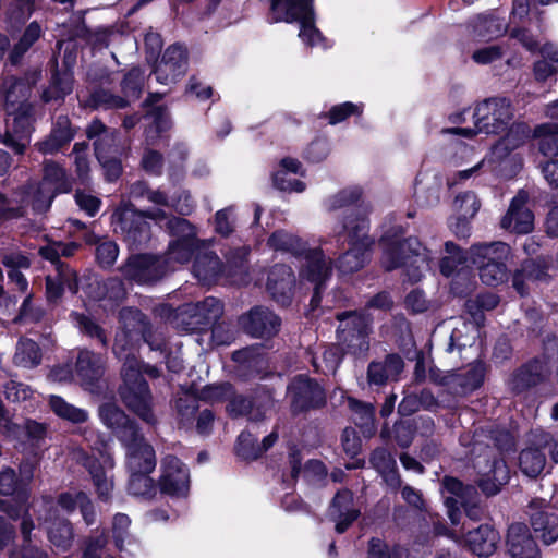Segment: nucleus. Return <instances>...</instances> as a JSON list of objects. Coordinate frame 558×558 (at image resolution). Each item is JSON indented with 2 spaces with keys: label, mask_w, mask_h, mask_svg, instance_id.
<instances>
[{
  "label": "nucleus",
  "mask_w": 558,
  "mask_h": 558,
  "mask_svg": "<svg viewBox=\"0 0 558 558\" xmlns=\"http://www.w3.org/2000/svg\"><path fill=\"white\" fill-rule=\"evenodd\" d=\"M187 69V53L184 47L172 45L168 47L160 61L156 64L154 73L159 83L170 85L182 77Z\"/></svg>",
  "instance_id": "nucleus-19"
},
{
  "label": "nucleus",
  "mask_w": 558,
  "mask_h": 558,
  "mask_svg": "<svg viewBox=\"0 0 558 558\" xmlns=\"http://www.w3.org/2000/svg\"><path fill=\"white\" fill-rule=\"evenodd\" d=\"M507 24L504 20L495 16L478 17L474 24L475 36L483 40H489L504 35Z\"/></svg>",
  "instance_id": "nucleus-42"
},
{
  "label": "nucleus",
  "mask_w": 558,
  "mask_h": 558,
  "mask_svg": "<svg viewBox=\"0 0 558 558\" xmlns=\"http://www.w3.org/2000/svg\"><path fill=\"white\" fill-rule=\"evenodd\" d=\"M530 515L533 530L545 544L549 545L558 538V518L554 513L535 510Z\"/></svg>",
  "instance_id": "nucleus-33"
},
{
  "label": "nucleus",
  "mask_w": 558,
  "mask_h": 558,
  "mask_svg": "<svg viewBox=\"0 0 558 558\" xmlns=\"http://www.w3.org/2000/svg\"><path fill=\"white\" fill-rule=\"evenodd\" d=\"M268 244L276 251L291 253L302 259L300 280H306L314 284L312 304H317L319 290L331 274L330 259L325 257L320 248H307L300 238L282 230L272 233Z\"/></svg>",
  "instance_id": "nucleus-2"
},
{
  "label": "nucleus",
  "mask_w": 558,
  "mask_h": 558,
  "mask_svg": "<svg viewBox=\"0 0 558 558\" xmlns=\"http://www.w3.org/2000/svg\"><path fill=\"white\" fill-rule=\"evenodd\" d=\"M41 28L37 23H32L26 28L20 43L14 47L11 53V61L17 62L20 57L39 38Z\"/></svg>",
  "instance_id": "nucleus-54"
},
{
  "label": "nucleus",
  "mask_w": 558,
  "mask_h": 558,
  "mask_svg": "<svg viewBox=\"0 0 558 558\" xmlns=\"http://www.w3.org/2000/svg\"><path fill=\"white\" fill-rule=\"evenodd\" d=\"M499 539L496 530L489 525H481L468 533L465 543L473 554L480 557H488L496 550Z\"/></svg>",
  "instance_id": "nucleus-28"
},
{
  "label": "nucleus",
  "mask_w": 558,
  "mask_h": 558,
  "mask_svg": "<svg viewBox=\"0 0 558 558\" xmlns=\"http://www.w3.org/2000/svg\"><path fill=\"white\" fill-rule=\"evenodd\" d=\"M288 396L294 412L316 408L325 403L323 388L304 375H300L292 380L288 388Z\"/></svg>",
  "instance_id": "nucleus-17"
},
{
  "label": "nucleus",
  "mask_w": 558,
  "mask_h": 558,
  "mask_svg": "<svg viewBox=\"0 0 558 558\" xmlns=\"http://www.w3.org/2000/svg\"><path fill=\"white\" fill-rule=\"evenodd\" d=\"M78 457L83 459L84 465L88 469L94 485L96 486L98 497L102 500H108L112 490L113 484L110 472L113 469V459L109 452H100L99 459L85 457L80 452Z\"/></svg>",
  "instance_id": "nucleus-20"
},
{
  "label": "nucleus",
  "mask_w": 558,
  "mask_h": 558,
  "mask_svg": "<svg viewBox=\"0 0 558 558\" xmlns=\"http://www.w3.org/2000/svg\"><path fill=\"white\" fill-rule=\"evenodd\" d=\"M131 194L134 197L145 196L149 202L157 205L171 207V202L169 203L168 197L162 192L149 190L142 182H138L132 186Z\"/></svg>",
  "instance_id": "nucleus-58"
},
{
  "label": "nucleus",
  "mask_w": 558,
  "mask_h": 558,
  "mask_svg": "<svg viewBox=\"0 0 558 558\" xmlns=\"http://www.w3.org/2000/svg\"><path fill=\"white\" fill-rule=\"evenodd\" d=\"M545 275V267H541L535 262H526L521 271L513 276V287L523 295L525 293V282L542 280Z\"/></svg>",
  "instance_id": "nucleus-45"
},
{
  "label": "nucleus",
  "mask_w": 558,
  "mask_h": 558,
  "mask_svg": "<svg viewBox=\"0 0 558 558\" xmlns=\"http://www.w3.org/2000/svg\"><path fill=\"white\" fill-rule=\"evenodd\" d=\"M359 514L360 511L354 505L352 493L349 490L338 492L329 508V517L336 523V531L338 533L345 532Z\"/></svg>",
  "instance_id": "nucleus-23"
},
{
  "label": "nucleus",
  "mask_w": 558,
  "mask_h": 558,
  "mask_svg": "<svg viewBox=\"0 0 558 558\" xmlns=\"http://www.w3.org/2000/svg\"><path fill=\"white\" fill-rule=\"evenodd\" d=\"M463 259L464 257L459 247L452 242H446L445 254L440 257L439 263L440 272L446 277L451 276Z\"/></svg>",
  "instance_id": "nucleus-48"
},
{
  "label": "nucleus",
  "mask_w": 558,
  "mask_h": 558,
  "mask_svg": "<svg viewBox=\"0 0 558 558\" xmlns=\"http://www.w3.org/2000/svg\"><path fill=\"white\" fill-rule=\"evenodd\" d=\"M480 202L473 192H465L456 197L453 207L458 216L472 219L480 209Z\"/></svg>",
  "instance_id": "nucleus-50"
},
{
  "label": "nucleus",
  "mask_w": 558,
  "mask_h": 558,
  "mask_svg": "<svg viewBox=\"0 0 558 558\" xmlns=\"http://www.w3.org/2000/svg\"><path fill=\"white\" fill-rule=\"evenodd\" d=\"M337 318L340 322L338 339L345 347V352L353 355L364 354L369 345V318L356 312L342 313Z\"/></svg>",
  "instance_id": "nucleus-9"
},
{
  "label": "nucleus",
  "mask_w": 558,
  "mask_h": 558,
  "mask_svg": "<svg viewBox=\"0 0 558 558\" xmlns=\"http://www.w3.org/2000/svg\"><path fill=\"white\" fill-rule=\"evenodd\" d=\"M195 277L204 284L215 282L225 271L218 256L211 252L197 253L193 266Z\"/></svg>",
  "instance_id": "nucleus-31"
},
{
  "label": "nucleus",
  "mask_w": 558,
  "mask_h": 558,
  "mask_svg": "<svg viewBox=\"0 0 558 558\" xmlns=\"http://www.w3.org/2000/svg\"><path fill=\"white\" fill-rule=\"evenodd\" d=\"M269 21L299 23V37L307 46L327 48L325 38L315 27L313 0H271Z\"/></svg>",
  "instance_id": "nucleus-6"
},
{
  "label": "nucleus",
  "mask_w": 558,
  "mask_h": 558,
  "mask_svg": "<svg viewBox=\"0 0 558 558\" xmlns=\"http://www.w3.org/2000/svg\"><path fill=\"white\" fill-rule=\"evenodd\" d=\"M361 195L362 190L359 186L343 189L326 201V207L328 210L340 209L359 201Z\"/></svg>",
  "instance_id": "nucleus-51"
},
{
  "label": "nucleus",
  "mask_w": 558,
  "mask_h": 558,
  "mask_svg": "<svg viewBox=\"0 0 558 558\" xmlns=\"http://www.w3.org/2000/svg\"><path fill=\"white\" fill-rule=\"evenodd\" d=\"M556 134H558L557 122L543 123L534 130V136L542 138L539 151L550 158L543 168L544 175L550 185L558 187V137L555 136Z\"/></svg>",
  "instance_id": "nucleus-16"
},
{
  "label": "nucleus",
  "mask_w": 558,
  "mask_h": 558,
  "mask_svg": "<svg viewBox=\"0 0 558 558\" xmlns=\"http://www.w3.org/2000/svg\"><path fill=\"white\" fill-rule=\"evenodd\" d=\"M52 411L61 418L68 420L72 423L85 422L88 414L85 410L76 408L61 397L51 396L49 400Z\"/></svg>",
  "instance_id": "nucleus-44"
},
{
  "label": "nucleus",
  "mask_w": 558,
  "mask_h": 558,
  "mask_svg": "<svg viewBox=\"0 0 558 558\" xmlns=\"http://www.w3.org/2000/svg\"><path fill=\"white\" fill-rule=\"evenodd\" d=\"M294 281L295 279L290 267L286 265H276L269 271L267 290L277 302L284 305L291 298Z\"/></svg>",
  "instance_id": "nucleus-26"
},
{
  "label": "nucleus",
  "mask_w": 558,
  "mask_h": 558,
  "mask_svg": "<svg viewBox=\"0 0 558 558\" xmlns=\"http://www.w3.org/2000/svg\"><path fill=\"white\" fill-rule=\"evenodd\" d=\"M363 111V106L353 104V102H343L337 106H333L329 113V123L337 124L344 121L348 117L352 114H361Z\"/></svg>",
  "instance_id": "nucleus-56"
},
{
  "label": "nucleus",
  "mask_w": 558,
  "mask_h": 558,
  "mask_svg": "<svg viewBox=\"0 0 558 558\" xmlns=\"http://www.w3.org/2000/svg\"><path fill=\"white\" fill-rule=\"evenodd\" d=\"M0 509L12 519L19 518L20 515L22 517L21 532L24 541L28 542L31 539V532L34 529V523L27 513L26 506L23 502L13 506L12 500L3 499L0 500Z\"/></svg>",
  "instance_id": "nucleus-43"
},
{
  "label": "nucleus",
  "mask_w": 558,
  "mask_h": 558,
  "mask_svg": "<svg viewBox=\"0 0 558 558\" xmlns=\"http://www.w3.org/2000/svg\"><path fill=\"white\" fill-rule=\"evenodd\" d=\"M58 506L66 513H72L77 507L87 525L95 523V511L90 499L84 492H66L58 497Z\"/></svg>",
  "instance_id": "nucleus-30"
},
{
  "label": "nucleus",
  "mask_w": 558,
  "mask_h": 558,
  "mask_svg": "<svg viewBox=\"0 0 558 558\" xmlns=\"http://www.w3.org/2000/svg\"><path fill=\"white\" fill-rule=\"evenodd\" d=\"M126 449V465L130 473H150L156 466L155 451L144 441L137 430L128 429L121 435Z\"/></svg>",
  "instance_id": "nucleus-13"
},
{
  "label": "nucleus",
  "mask_w": 558,
  "mask_h": 558,
  "mask_svg": "<svg viewBox=\"0 0 558 558\" xmlns=\"http://www.w3.org/2000/svg\"><path fill=\"white\" fill-rule=\"evenodd\" d=\"M117 228L125 234L132 244H141L149 239L147 218L161 228L165 226L173 239L169 243L166 262L170 269H175L174 263L184 264L196 250L198 241L194 227L183 218H168L165 210L136 211L132 205L123 204L113 214Z\"/></svg>",
  "instance_id": "nucleus-1"
},
{
  "label": "nucleus",
  "mask_w": 558,
  "mask_h": 558,
  "mask_svg": "<svg viewBox=\"0 0 558 558\" xmlns=\"http://www.w3.org/2000/svg\"><path fill=\"white\" fill-rule=\"evenodd\" d=\"M76 243H61V242H48L46 245L39 248V254L47 260L56 264L60 256H72L77 250Z\"/></svg>",
  "instance_id": "nucleus-49"
},
{
  "label": "nucleus",
  "mask_w": 558,
  "mask_h": 558,
  "mask_svg": "<svg viewBox=\"0 0 558 558\" xmlns=\"http://www.w3.org/2000/svg\"><path fill=\"white\" fill-rule=\"evenodd\" d=\"M349 409L354 413L355 422L360 425H368L373 421L374 408L371 404H364L353 398H347Z\"/></svg>",
  "instance_id": "nucleus-59"
},
{
  "label": "nucleus",
  "mask_w": 558,
  "mask_h": 558,
  "mask_svg": "<svg viewBox=\"0 0 558 558\" xmlns=\"http://www.w3.org/2000/svg\"><path fill=\"white\" fill-rule=\"evenodd\" d=\"M232 397V387L229 384L208 386L203 391V398L209 401H219Z\"/></svg>",
  "instance_id": "nucleus-64"
},
{
  "label": "nucleus",
  "mask_w": 558,
  "mask_h": 558,
  "mask_svg": "<svg viewBox=\"0 0 558 558\" xmlns=\"http://www.w3.org/2000/svg\"><path fill=\"white\" fill-rule=\"evenodd\" d=\"M75 201L80 208L85 210L89 216H94L99 210L100 199L94 195L77 191Z\"/></svg>",
  "instance_id": "nucleus-63"
},
{
  "label": "nucleus",
  "mask_w": 558,
  "mask_h": 558,
  "mask_svg": "<svg viewBox=\"0 0 558 558\" xmlns=\"http://www.w3.org/2000/svg\"><path fill=\"white\" fill-rule=\"evenodd\" d=\"M472 453L474 457V466L478 473V486L486 495H495L500 490L509 480V470L501 459H493L492 449L482 445V434H475Z\"/></svg>",
  "instance_id": "nucleus-8"
},
{
  "label": "nucleus",
  "mask_w": 558,
  "mask_h": 558,
  "mask_svg": "<svg viewBox=\"0 0 558 558\" xmlns=\"http://www.w3.org/2000/svg\"><path fill=\"white\" fill-rule=\"evenodd\" d=\"M120 323L122 330L116 337L113 352L124 362L129 354L136 356L133 342L145 329V317L138 310L123 308L120 312Z\"/></svg>",
  "instance_id": "nucleus-14"
},
{
  "label": "nucleus",
  "mask_w": 558,
  "mask_h": 558,
  "mask_svg": "<svg viewBox=\"0 0 558 558\" xmlns=\"http://www.w3.org/2000/svg\"><path fill=\"white\" fill-rule=\"evenodd\" d=\"M508 551L512 558H541V550L523 524H512L508 531Z\"/></svg>",
  "instance_id": "nucleus-22"
},
{
  "label": "nucleus",
  "mask_w": 558,
  "mask_h": 558,
  "mask_svg": "<svg viewBox=\"0 0 558 558\" xmlns=\"http://www.w3.org/2000/svg\"><path fill=\"white\" fill-rule=\"evenodd\" d=\"M511 248L505 242H492L484 244H474L469 251V256L473 265H486L507 263L510 258Z\"/></svg>",
  "instance_id": "nucleus-27"
},
{
  "label": "nucleus",
  "mask_w": 558,
  "mask_h": 558,
  "mask_svg": "<svg viewBox=\"0 0 558 558\" xmlns=\"http://www.w3.org/2000/svg\"><path fill=\"white\" fill-rule=\"evenodd\" d=\"M341 228L348 234L350 247L340 257L338 268L342 274H351L361 269L368 258L367 251L372 244L367 235L368 222L364 217L350 214Z\"/></svg>",
  "instance_id": "nucleus-7"
},
{
  "label": "nucleus",
  "mask_w": 558,
  "mask_h": 558,
  "mask_svg": "<svg viewBox=\"0 0 558 558\" xmlns=\"http://www.w3.org/2000/svg\"><path fill=\"white\" fill-rule=\"evenodd\" d=\"M484 373V365L478 362L470 365L464 372L447 373L439 384L448 387L452 393H466L482 385Z\"/></svg>",
  "instance_id": "nucleus-21"
},
{
  "label": "nucleus",
  "mask_w": 558,
  "mask_h": 558,
  "mask_svg": "<svg viewBox=\"0 0 558 558\" xmlns=\"http://www.w3.org/2000/svg\"><path fill=\"white\" fill-rule=\"evenodd\" d=\"M241 325L254 337H266L278 331L280 320L267 308L256 307L241 318Z\"/></svg>",
  "instance_id": "nucleus-24"
},
{
  "label": "nucleus",
  "mask_w": 558,
  "mask_h": 558,
  "mask_svg": "<svg viewBox=\"0 0 558 558\" xmlns=\"http://www.w3.org/2000/svg\"><path fill=\"white\" fill-rule=\"evenodd\" d=\"M40 351L33 340H21L14 355L15 363L24 367H34L40 362Z\"/></svg>",
  "instance_id": "nucleus-46"
},
{
  "label": "nucleus",
  "mask_w": 558,
  "mask_h": 558,
  "mask_svg": "<svg viewBox=\"0 0 558 558\" xmlns=\"http://www.w3.org/2000/svg\"><path fill=\"white\" fill-rule=\"evenodd\" d=\"M1 7L5 9L13 20H24L32 11V0H2Z\"/></svg>",
  "instance_id": "nucleus-57"
},
{
  "label": "nucleus",
  "mask_w": 558,
  "mask_h": 558,
  "mask_svg": "<svg viewBox=\"0 0 558 558\" xmlns=\"http://www.w3.org/2000/svg\"><path fill=\"white\" fill-rule=\"evenodd\" d=\"M538 447H529L520 454V469L529 477H536L545 466L546 458Z\"/></svg>",
  "instance_id": "nucleus-40"
},
{
  "label": "nucleus",
  "mask_w": 558,
  "mask_h": 558,
  "mask_svg": "<svg viewBox=\"0 0 558 558\" xmlns=\"http://www.w3.org/2000/svg\"><path fill=\"white\" fill-rule=\"evenodd\" d=\"M47 536L52 547L61 553L68 551L73 543V527L68 520L59 519L48 522Z\"/></svg>",
  "instance_id": "nucleus-35"
},
{
  "label": "nucleus",
  "mask_w": 558,
  "mask_h": 558,
  "mask_svg": "<svg viewBox=\"0 0 558 558\" xmlns=\"http://www.w3.org/2000/svg\"><path fill=\"white\" fill-rule=\"evenodd\" d=\"M104 362L100 355L89 351H82L77 357V374L84 384H90L102 374Z\"/></svg>",
  "instance_id": "nucleus-38"
},
{
  "label": "nucleus",
  "mask_w": 558,
  "mask_h": 558,
  "mask_svg": "<svg viewBox=\"0 0 558 558\" xmlns=\"http://www.w3.org/2000/svg\"><path fill=\"white\" fill-rule=\"evenodd\" d=\"M131 520L126 514L118 513L112 521V535L118 548H122L124 543L130 538Z\"/></svg>",
  "instance_id": "nucleus-55"
},
{
  "label": "nucleus",
  "mask_w": 558,
  "mask_h": 558,
  "mask_svg": "<svg viewBox=\"0 0 558 558\" xmlns=\"http://www.w3.org/2000/svg\"><path fill=\"white\" fill-rule=\"evenodd\" d=\"M159 263V259L153 258L150 256H135L130 259L126 272L132 278L145 282L157 277L151 275V270H155Z\"/></svg>",
  "instance_id": "nucleus-41"
},
{
  "label": "nucleus",
  "mask_w": 558,
  "mask_h": 558,
  "mask_svg": "<svg viewBox=\"0 0 558 558\" xmlns=\"http://www.w3.org/2000/svg\"><path fill=\"white\" fill-rule=\"evenodd\" d=\"M87 134L88 137L98 136L94 143L97 159L105 171L107 180H116L121 173V162L117 158L119 147L116 135L107 133L100 122H94L89 126Z\"/></svg>",
  "instance_id": "nucleus-12"
},
{
  "label": "nucleus",
  "mask_w": 558,
  "mask_h": 558,
  "mask_svg": "<svg viewBox=\"0 0 558 558\" xmlns=\"http://www.w3.org/2000/svg\"><path fill=\"white\" fill-rule=\"evenodd\" d=\"M442 485L445 490L453 495L452 497L445 498V505L447 507L451 523L457 525L460 522L461 514L458 505L464 504L466 497L474 494L475 490L471 486L465 487L459 480L454 477H446Z\"/></svg>",
  "instance_id": "nucleus-29"
},
{
  "label": "nucleus",
  "mask_w": 558,
  "mask_h": 558,
  "mask_svg": "<svg viewBox=\"0 0 558 558\" xmlns=\"http://www.w3.org/2000/svg\"><path fill=\"white\" fill-rule=\"evenodd\" d=\"M480 278L487 286H498L508 277L506 263L476 265Z\"/></svg>",
  "instance_id": "nucleus-47"
},
{
  "label": "nucleus",
  "mask_w": 558,
  "mask_h": 558,
  "mask_svg": "<svg viewBox=\"0 0 558 558\" xmlns=\"http://www.w3.org/2000/svg\"><path fill=\"white\" fill-rule=\"evenodd\" d=\"M149 473H132L130 475L129 490L135 496L150 498L155 495L156 488Z\"/></svg>",
  "instance_id": "nucleus-52"
},
{
  "label": "nucleus",
  "mask_w": 558,
  "mask_h": 558,
  "mask_svg": "<svg viewBox=\"0 0 558 558\" xmlns=\"http://www.w3.org/2000/svg\"><path fill=\"white\" fill-rule=\"evenodd\" d=\"M469 117L473 120L474 128L444 129L441 133L459 134L464 137H473L481 132L486 134L498 133L508 126L513 113L508 99L492 98L478 104L473 111L465 109L450 119L453 123H465Z\"/></svg>",
  "instance_id": "nucleus-3"
},
{
  "label": "nucleus",
  "mask_w": 558,
  "mask_h": 558,
  "mask_svg": "<svg viewBox=\"0 0 558 558\" xmlns=\"http://www.w3.org/2000/svg\"><path fill=\"white\" fill-rule=\"evenodd\" d=\"M371 462L390 486L399 485L396 461L390 452L383 448L376 449L372 454Z\"/></svg>",
  "instance_id": "nucleus-39"
},
{
  "label": "nucleus",
  "mask_w": 558,
  "mask_h": 558,
  "mask_svg": "<svg viewBox=\"0 0 558 558\" xmlns=\"http://www.w3.org/2000/svg\"><path fill=\"white\" fill-rule=\"evenodd\" d=\"M301 162L294 158H283L274 173V184L281 191L303 192L305 184L295 175H303Z\"/></svg>",
  "instance_id": "nucleus-25"
},
{
  "label": "nucleus",
  "mask_w": 558,
  "mask_h": 558,
  "mask_svg": "<svg viewBox=\"0 0 558 558\" xmlns=\"http://www.w3.org/2000/svg\"><path fill=\"white\" fill-rule=\"evenodd\" d=\"M119 250L117 244L111 241H108L99 244V246L97 247L96 256L99 264L107 267L111 266L116 262Z\"/></svg>",
  "instance_id": "nucleus-62"
},
{
  "label": "nucleus",
  "mask_w": 558,
  "mask_h": 558,
  "mask_svg": "<svg viewBox=\"0 0 558 558\" xmlns=\"http://www.w3.org/2000/svg\"><path fill=\"white\" fill-rule=\"evenodd\" d=\"M73 277L72 274H63V272H59L58 275V278H52V277H47V280H46V292H47V298L49 301L51 302H54L57 301L61 294H62V291H63V283L66 282L68 287L70 290H72L73 292H76V284L75 282L72 283L71 281V278Z\"/></svg>",
  "instance_id": "nucleus-53"
},
{
  "label": "nucleus",
  "mask_w": 558,
  "mask_h": 558,
  "mask_svg": "<svg viewBox=\"0 0 558 558\" xmlns=\"http://www.w3.org/2000/svg\"><path fill=\"white\" fill-rule=\"evenodd\" d=\"M71 190V182L68 180L64 170L53 162H46L44 179L39 186L32 194L27 195L28 202L34 209L44 211L49 208L52 198L57 193H65Z\"/></svg>",
  "instance_id": "nucleus-11"
},
{
  "label": "nucleus",
  "mask_w": 558,
  "mask_h": 558,
  "mask_svg": "<svg viewBox=\"0 0 558 558\" xmlns=\"http://www.w3.org/2000/svg\"><path fill=\"white\" fill-rule=\"evenodd\" d=\"M529 195L520 191L511 201L507 213L500 220V227L507 231L525 234L534 228V215L527 207Z\"/></svg>",
  "instance_id": "nucleus-18"
},
{
  "label": "nucleus",
  "mask_w": 558,
  "mask_h": 558,
  "mask_svg": "<svg viewBox=\"0 0 558 558\" xmlns=\"http://www.w3.org/2000/svg\"><path fill=\"white\" fill-rule=\"evenodd\" d=\"M21 484L16 480L15 472L11 468H2L0 470V495L9 496L17 493L20 498L26 499V494L22 488L24 482L31 481L33 477V470L26 465L21 469Z\"/></svg>",
  "instance_id": "nucleus-37"
},
{
  "label": "nucleus",
  "mask_w": 558,
  "mask_h": 558,
  "mask_svg": "<svg viewBox=\"0 0 558 558\" xmlns=\"http://www.w3.org/2000/svg\"><path fill=\"white\" fill-rule=\"evenodd\" d=\"M277 438V433L272 432L263 439L262 444H258L256 438L253 437L250 432H243L238 438L236 452L245 460L256 459L264 451L270 448Z\"/></svg>",
  "instance_id": "nucleus-32"
},
{
  "label": "nucleus",
  "mask_w": 558,
  "mask_h": 558,
  "mask_svg": "<svg viewBox=\"0 0 558 558\" xmlns=\"http://www.w3.org/2000/svg\"><path fill=\"white\" fill-rule=\"evenodd\" d=\"M251 408H252L251 401L246 400L242 396H236L230 400V402L227 407V411L232 416H239V415H243V414L247 413L250 415V420L257 421L258 416L254 414V412Z\"/></svg>",
  "instance_id": "nucleus-60"
},
{
  "label": "nucleus",
  "mask_w": 558,
  "mask_h": 558,
  "mask_svg": "<svg viewBox=\"0 0 558 558\" xmlns=\"http://www.w3.org/2000/svg\"><path fill=\"white\" fill-rule=\"evenodd\" d=\"M184 312L194 319V324L203 325L218 319L222 314V305L217 299L210 296L202 302L186 305Z\"/></svg>",
  "instance_id": "nucleus-36"
},
{
  "label": "nucleus",
  "mask_w": 558,
  "mask_h": 558,
  "mask_svg": "<svg viewBox=\"0 0 558 558\" xmlns=\"http://www.w3.org/2000/svg\"><path fill=\"white\" fill-rule=\"evenodd\" d=\"M143 372L154 377L158 375L155 367L147 366L143 369L135 355H126L122 366L123 385L120 388V395L131 411L143 421L153 424L155 417L151 412V396L146 381L142 378Z\"/></svg>",
  "instance_id": "nucleus-5"
},
{
  "label": "nucleus",
  "mask_w": 558,
  "mask_h": 558,
  "mask_svg": "<svg viewBox=\"0 0 558 558\" xmlns=\"http://www.w3.org/2000/svg\"><path fill=\"white\" fill-rule=\"evenodd\" d=\"M161 493L171 497H186L190 490V471L175 457H167L161 463L159 478Z\"/></svg>",
  "instance_id": "nucleus-15"
},
{
  "label": "nucleus",
  "mask_w": 558,
  "mask_h": 558,
  "mask_svg": "<svg viewBox=\"0 0 558 558\" xmlns=\"http://www.w3.org/2000/svg\"><path fill=\"white\" fill-rule=\"evenodd\" d=\"M529 129L524 124H514L510 128L509 132L505 137L499 140L497 144L492 148L490 159L483 158L477 161L474 166L460 170L457 177L460 181L466 180L472 177H476L483 168L490 161L502 162L511 153L522 146L529 138Z\"/></svg>",
  "instance_id": "nucleus-10"
},
{
  "label": "nucleus",
  "mask_w": 558,
  "mask_h": 558,
  "mask_svg": "<svg viewBox=\"0 0 558 558\" xmlns=\"http://www.w3.org/2000/svg\"><path fill=\"white\" fill-rule=\"evenodd\" d=\"M436 254L416 238H408L402 242L386 243L381 263L386 270L404 267L409 280L416 282L425 271L436 267Z\"/></svg>",
  "instance_id": "nucleus-4"
},
{
  "label": "nucleus",
  "mask_w": 558,
  "mask_h": 558,
  "mask_svg": "<svg viewBox=\"0 0 558 558\" xmlns=\"http://www.w3.org/2000/svg\"><path fill=\"white\" fill-rule=\"evenodd\" d=\"M76 322L82 332L88 335L92 338H97L104 345L107 344V339L104 330L90 318L85 317L83 315H77Z\"/></svg>",
  "instance_id": "nucleus-61"
},
{
  "label": "nucleus",
  "mask_w": 558,
  "mask_h": 558,
  "mask_svg": "<svg viewBox=\"0 0 558 558\" xmlns=\"http://www.w3.org/2000/svg\"><path fill=\"white\" fill-rule=\"evenodd\" d=\"M99 416L101 422L112 429L121 440V435L128 429L137 430L135 424L131 422L122 410L113 403H107L100 407Z\"/></svg>",
  "instance_id": "nucleus-34"
}]
</instances>
